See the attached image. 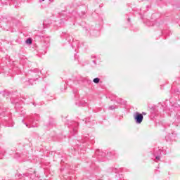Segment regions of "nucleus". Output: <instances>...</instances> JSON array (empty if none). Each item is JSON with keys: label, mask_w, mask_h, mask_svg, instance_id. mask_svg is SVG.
Masks as SVG:
<instances>
[{"label": "nucleus", "mask_w": 180, "mask_h": 180, "mask_svg": "<svg viewBox=\"0 0 180 180\" xmlns=\"http://www.w3.org/2000/svg\"><path fill=\"white\" fill-rule=\"evenodd\" d=\"M134 119L136 120V123H141L143 119V114L136 112V115L135 116Z\"/></svg>", "instance_id": "1"}, {"label": "nucleus", "mask_w": 180, "mask_h": 180, "mask_svg": "<svg viewBox=\"0 0 180 180\" xmlns=\"http://www.w3.org/2000/svg\"><path fill=\"white\" fill-rule=\"evenodd\" d=\"M25 43H26L27 44H32V38H29L28 39H27V40L25 41Z\"/></svg>", "instance_id": "2"}, {"label": "nucleus", "mask_w": 180, "mask_h": 180, "mask_svg": "<svg viewBox=\"0 0 180 180\" xmlns=\"http://www.w3.org/2000/svg\"><path fill=\"white\" fill-rule=\"evenodd\" d=\"M94 82L95 83V84H99V81H100V79H99V78H95V79H94Z\"/></svg>", "instance_id": "3"}, {"label": "nucleus", "mask_w": 180, "mask_h": 180, "mask_svg": "<svg viewBox=\"0 0 180 180\" xmlns=\"http://www.w3.org/2000/svg\"><path fill=\"white\" fill-rule=\"evenodd\" d=\"M156 160H160V158L158 156H157Z\"/></svg>", "instance_id": "4"}, {"label": "nucleus", "mask_w": 180, "mask_h": 180, "mask_svg": "<svg viewBox=\"0 0 180 180\" xmlns=\"http://www.w3.org/2000/svg\"><path fill=\"white\" fill-rule=\"evenodd\" d=\"M142 115H146V112H142Z\"/></svg>", "instance_id": "5"}, {"label": "nucleus", "mask_w": 180, "mask_h": 180, "mask_svg": "<svg viewBox=\"0 0 180 180\" xmlns=\"http://www.w3.org/2000/svg\"><path fill=\"white\" fill-rule=\"evenodd\" d=\"M42 1H44V0H42Z\"/></svg>", "instance_id": "6"}]
</instances>
